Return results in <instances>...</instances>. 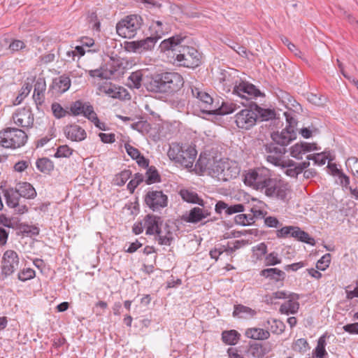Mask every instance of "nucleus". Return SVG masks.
Returning <instances> with one entry per match:
<instances>
[{
	"mask_svg": "<svg viewBox=\"0 0 358 358\" xmlns=\"http://www.w3.org/2000/svg\"><path fill=\"white\" fill-rule=\"evenodd\" d=\"M238 108L236 103L232 102H223L219 108L213 109L212 114L227 115L232 113Z\"/></svg>",
	"mask_w": 358,
	"mask_h": 358,
	"instance_id": "nucleus-42",
	"label": "nucleus"
},
{
	"mask_svg": "<svg viewBox=\"0 0 358 358\" xmlns=\"http://www.w3.org/2000/svg\"><path fill=\"white\" fill-rule=\"evenodd\" d=\"M167 155L171 161L186 168H192L195 162L197 151L194 145L175 143L170 145Z\"/></svg>",
	"mask_w": 358,
	"mask_h": 358,
	"instance_id": "nucleus-3",
	"label": "nucleus"
},
{
	"mask_svg": "<svg viewBox=\"0 0 358 358\" xmlns=\"http://www.w3.org/2000/svg\"><path fill=\"white\" fill-rule=\"evenodd\" d=\"M146 205L153 211H158L168 205V196L161 190L148 191L145 196Z\"/></svg>",
	"mask_w": 358,
	"mask_h": 358,
	"instance_id": "nucleus-11",
	"label": "nucleus"
},
{
	"mask_svg": "<svg viewBox=\"0 0 358 358\" xmlns=\"http://www.w3.org/2000/svg\"><path fill=\"white\" fill-rule=\"evenodd\" d=\"M131 176L130 170H124L115 176V182L117 186L124 185Z\"/></svg>",
	"mask_w": 358,
	"mask_h": 358,
	"instance_id": "nucleus-48",
	"label": "nucleus"
},
{
	"mask_svg": "<svg viewBox=\"0 0 358 358\" xmlns=\"http://www.w3.org/2000/svg\"><path fill=\"white\" fill-rule=\"evenodd\" d=\"M296 138V131L290 129H283L280 132H274L271 134V138L274 143L278 145L280 147L285 148L292 141Z\"/></svg>",
	"mask_w": 358,
	"mask_h": 358,
	"instance_id": "nucleus-18",
	"label": "nucleus"
},
{
	"mask_svg": "<svg viewBox=\"0 0 358 358\" xmlns=\"http://www.w3.org/2000/svg\"><path fill=\"white\" fill-rule=\"evenodd\" d=\"M67 138L73 141H82L85 139L87 133L80 126L77 124L68 125L64 129Z\"/></svg>",
	"mask_w": 358,
	"mask_h": 358,
	"instance_id": "nucleus-23",
	"label": "nucleus"
},
{
	"mask_svg": "<svg viewBox=\"0 0 358 358\" xmlns=\"http://www.w3.org/2000/svg\"><path fill=\"white\" fill-rule=\"evenodd\" d=\"M14 188L20 197H23L27 199H32L36 196V189L29 182H18Z\"/></svg>",
	"mask_w": 358,
	"mask_h": 358,
	"instance_id": "nucleus-25",
	"label": "nucleus"
},
{
	"mask_svg": "<svg viewBox=\"0 0 358 358\" xmlns=\"http://www.w3.org/2000/svg\"><path fill=\"white\" fill-rule=\"evenodd\" d=\"M26 47L24 43L20 40H14L9 45V49L12 52H17L24 49Z\"/></svg>",
	"mask_w": 358,
	"mask_h": 358,
	"instance_id": "nucleus-64",
	"label": "nucleus"
},
{
	"mask_svg": "<svg viewBox=\"0 0 358 358\" xmlns=\"http://www.w3.org/2000/svg\"><path fill=\"white\" fill-rule=\"evenodd\" d=\"M124 148L127 152V154L133 159H136V158L139 157L141 152L139 150L133 147L132 145H129V143H126L124 145Z\"/></svg>",
	"mask_w": 358,
	"mask_h": 358,
	"instance_id": "nucleus-62",
	"label": "nucleus"
},
{
	"mask_svg": "<svg viewBox=\"0 0 358 358\" xmlns=\"http://www.w3.org/2000/svg\"><path fill=\"white\" fill-rule=\"evenodd\" d=\"M51 108L54 116L57 119L64 117L69 113L58 103H53L51 106Z\"/></svg>",
	"mask_w": 358,
	"mask_h": 358,
	"instance_id": "nucleus-49",
	"label": "nucleus"
},
{
	"mask_svg": "<svg viewBox=\"0 0 358 358\" xmlns=\"http://www.w3.org/2000/svg\"><path fill=\"white\" fill-rule=\"evenodd\" d=\"M308 343L304 338L296 340L293 345V350L299 352H306L308 348Z\"/></svg>",
	"mask_w": 358,
	"mask_h": 358,
	"instance_id": "nucleus-55",
	"label": "nucleus"
},
{
	"mask_svg": "<svg viewBox=\"0 0 358 358\" xmlns=\"http://www.w3.org/2000/svg\"><path fill=\"white\" fill-rule=\"evenodd\" d=\"M330 262L331 255L329 253H327L317 261L316 267L318 270L324 271L329 267Z\"/></svg>",
	"mask_w": 358,
	"mask_h": 358,
	"instance_id": "nucleus-51",
	"label": "nucleus"
},
{
	"mask_svg": "<svg viewBox=\"0 0 358 358\" xmlns=\"http://www.w3.org/2000/svg\"><path fill=\"white\" fill-rule=\"evenodd\" d=\"M225 159H220L219 161L213 162V164H210L209 168L210 174L214 177L217 178L218 180H221L220 175H222L223 169L222 166L224 164Z\"/></svg>",
	"mask_w": 358,
	"mask_h": 358,
	"instance_id": "nucleus-43",
	"label": "nucleus"
},
{
	"mask_svg": "<svg viewBox=\"0 0 358 358\" xmlns=\"http://www.w3.org/2000/svg\"><path fill=\"white\" fill-rule=\"evenodd\" d=\"M289 298L288 301L280 306V311L282 314H295L299 308V303L298 301L294 300L293 296H289Z\"/></svg>",
	"mask_w": 358,
	"mask_h": 358,
	"instance_id": "nucleus-33",
	"label": "nucleus"
},
{
	"mask_svg": "<svg viewBox=\"0 0 358 358\" xmlns=\"http://www.w3.org/2000/svg\"><path fill=\"white\" fill-rule=\"evenodd\" d=\"M46 90V83L44 78H38L34 85L33 98L37 103H42L44 101V93Z\"/></svg>",
	"mask_w": 358,
	"mask_h": 358,
	"instance_id": "nucleus-29",
	"label": "nucleus"
},
{
	"mask_svg": "<svg viewBox=\"0 0 358 358\" xmlns=\"http://www.w3.org/2000/svg\"><path fill=\"white\" fill-rule=\"evenodd\" d=\"M245 210V206L242 203H237L227 206V215H230L237 213H242Z\"/></svg>",
	"mask_w": 358,
	"mask_h": 358,
	"instance_id": "nucleus-59",
	"label": "nucleus"
},
{
	"mask_svg": "<svg viewBox=\"0 0 358 358\" xmlns=\"http://www.w3.org/2000/svg\"><path fill=\"white\" fill-rule=\"evenodd\" d=\"M162 225V221L160 217L153 215H148L145 217L144 227L146 229V234H157V231L160 230Z\"/></svg>",
	"mask_w": 358,
	"mask_h": 358,
	"instance_id": "nucleus-22",
	"label": "nucleus"
},
{
	"mask_svg": "<svg viewBox=\"0 0 358 358\" xmlns=\"http://www.w3.org/2000/svg\"><path fill=\"white\" fill-rule=\"evenodd\" d=\"M245 336L255 340H265L269 338L270 333L267 330L260 328H251L247 329Z\"/></svg>",
	"mask_w": 358,
	"mask_h": 358,
	"instance_id": "nucleus-35",
	"label": "nucleus"
},
{
	"mask_svg": "<svg viewBox=\"0 0 358 358\" xmlns=\"http://www.w3.org/2000/svg\"><path fill=\"white\" fill-rule=\"evenodd\" d=\"M223 173L220 175L221 181H228L232 178H236L239 176L241 169L235 161L224 160V164L222 166Z\"/></svg>",
	"mask_w": 358,
	"mask_h": 358,
	"instance_id": "nucleus-19",
	"label": "nucleus"
},
{
	"mask_svg": "<svg viewBox=\"0 0 358 358\" xmlns=\"http://www.w3.org/2000/svg\"><path fill=\"white\" fill-rule=\"evenodd\" d=\"M19 257L17 252L12 250H6L1 260V275L3 278L13 274L19 268Z\"/></svg>",
	"mask_w": 358,
	"mask_h": 358,
	"instance_id": "nucleus-10",
	"label": "nucleus"
},
{
	"mask_svg": "<svg viewBox=\"0 0 358 358\" xmlns=\"http://www.w3.org/2000/svg\"><path fill=\"white\" fill-rule=\"evenodd\" d=\"M161 180L160 175L155 166H149L145 173V182L147 185L159 182Z\"/></svg>",
	"mask_w": 358,
	"mask_h": 358,
	"instance_id": "nucleus-39",
	"label": "nucleus"
},
{
	"mask_svg": "<svg viewBox=\"0 0 358 358\" xmlns=\"http://www.w3.org/2000/svg\"><path fill=\"white\" fill-rule=\"evenodd\" d=\"M184 84L183 78L176 72L153 74L148 79L147 90L154 93L171 94L178 91Z\"/></svg>",
	"mask_w": 358,
	"mask_h": 358,
	"instance_id": "nucleus-2",
	"label": "nucleus"
},
{
	"mask_svg": "<svg viewBox=\"0 0 358 358\" xmlns=\"http://www.w3.org/2000/svg\"><path fill=\"white\" fill-rule=\"evenodd\" d=\"M309 166V162H303L296 164L293 161H289L288 163L285 162V166L282 167L285 169V173L286 175L290 177L296 178L299 173H302V171Z\"/></svg>",
	"mask_w": 358,
	"mask_h": 358,
	"instance_id": "nucleus-24",
	"label": "nucleus"
},
{
	"mask_svg": "<svg viewBox=\"0 0 358 358\" xmlns=\"http://www.w3.org/2000/svg\"><path fill=\"white\" fill-rule=\"evenodd\" d=\"M236 125L241 129L249 130L257 123V113L254 110L253 103L249 108L241 110L234 116Z\"/></svg>",
	"mask_w": 358,
	"mask_h": 358,
	"instance_id": "nucleus-8",
	"label": "nucleus"
},
{
	"mask_svg": "<svg viewBox=\"0 0 358 358\" xmlns=\"http://www.w3.org/2000/svg\"><path fill=\"white\" fill-rule=\"evenodd\" d=\"M220 81L224 85L231 87L234 86L233 93L237 94L242 99L249 100L262 95V93L254 85L238 80V78L235 80H231V73L224 71L222 73Z\"/></svg>",
	"mask_w": 358,
	"mask_h": 358,
	"instance_id": "nucleus-4",
	"label": "nucleus"
},
{
	"mask_svg": "<svg viewBox=\"0 0 358 358\" xmlns=\"http://www.w3.org/2000/svg\"><path fill=\"white\" fill-rule=\"evenodd\" d=\"M70 110L73 115H83L87 119L94 112L93 106L89 102H83L80 100L71 105Z\"/></svg>",
	"mask_w": 358,
	"mask_h": 358,
	"instance_id": "nucleus-20",
	"label": "nucleus"
},
{
	"mask_svg": "<svg viewBox=\"0 0 358 358\" xmlns=\"http://www.w3.org/2000/svg\"><path fill=\"white\" fill-rule=\"evenodd\" d=\"M292 227L293 226H287L278 229L276 232L277 237L280 238H284L288 236L291 237Z\"/></svg>",
	"mask_w": 358,
	"mask_h": 358,
	"instance_id": "nucleus-63",
	"label": "nucleus"
},
{
	"mask_svg": "<svg viewBox=\"0 0 358 358\" xmlns=\"http://www.w3.org/2000/svg\"><path fill=\"white\" fill-rule=\"evenodd\" d=\"M307 159L313 160L315 164L320 165H324L326 163V157L323 156L322 153H317L314 155H308L307 156Z\"/></svg>",
	"mask_w": 358,
	"mask_h": 358,
	"instance_id": "nucleus-61",
	"label": "nucleus"
},
{
	"mask_svg": "<svg viewBox=\"0 0 358 358\" xmlns=\"http://www.w3.org/2000/svg\"><path fill=\"white\" fill-rule=\"evenodd\" d=\"M158 243L159 245H170L173 239V233L169 224H165L163 228L157 231Z\"/></svg>",
	"mask_w": 358,
	"mask_h": 358,
	"instance_id": "nucleus-31",
	"label": "nucleus"
},
{
	"mask_svg": "<svg viewBox=\"0 0 358 358\" xmlns=\"http://www.w3.org/2000/svg\"><path fill=\"white\" fill-rule=\"evenodd\" d=\"M317 150L318 149L316 144L301 142L300 143H296L290 148V155L296 159H301L303 155L306 152Z\"/></svg>",
	"mask_w": 358,
	"mask_h": 358,
	"instance_id": "nucleus-21",
	"label": "nucleus"
},
{
	"mask_svg": "<svg viewBox=\"0 0 358 358\" xmlns=\"http://www.w3.org/2000/svg\"><path fill=\"white\" fill-rule=\"evenodd\" d=\"M345 164L347 168L350 171L353 176L358 178V158L355 157H349Z\"/></svg>",
	"mask_w": 358,
	"mask_h": 358,
	"instance_id": "nucleus-46",
	"label": "nucleus"
},
{
	"mask_svg": "<svg viewBox=\"0 0 358 358\" xmlns=\"http://www.w3.org/2000/svg\"><path fill=\"white\" fill-rule=\"evenodd\" d=\"M192 94L194 97H196L199 103L200 108L203 113L212 114L213 110V98L206 92L202 91L199 87H192Z\"/></svg>",
	"mask_w": 358,
	"mask_h": 358,
	"instance_id": "nucleus-15",
	"label": "nucleus"
},
{
	"mask_svg": "<svg viewBox=\"0 0 358 358\" xmlns=\"http://www.w3.org/2000/svg\"><path fill=\"white\" fill-rule=\"evenodd\" d=\"M27 134L22 129L8 127L0 131V144L5 148L17 149L24 146Z\"/></svg>",
	"mask_w": 358,
	"mask_h": 358,
	"instance_id": "nucleus-5",
	"label": "nucleus"
},
{
	"mask_svg": "<svg viewBox=\"0 0 358 358\" xmlns=\"http://www.w3.org/2000/svg\"><path fill=\"white\" fill-rule=\"evenodd\" d=\"M264 148L268 162L275 166H285L284 155L287 152L285 148L280 147L273 142L265 144Z\"/></svg>",
	"mask_w": 358,
	"mask_h": 358,
	"instance_id": "nucleus-9",
	"label": "nucleus"
},
{
	"mask_svg": "<svg viewBox=\"0 0 358 358\" xmlns=\"http://www.w3.org/2000/svg\"><path fill=\"white\" fill-rule=\"evenodd\" d=\"M180 195L182 199L187 203H197L201 206H204V201L199 197L198 194L188 189H181Z\"/></svg>",
	"mask_w": 358,
	"mask_h": 358,
	"instance_id": "nucleus-34",
	"label": "nucleus"
},
{
	"mask_svg": "<svg viewBox=\"0 0 358 358\" xmlns=\"http://www.w3.org/2000/svg\"><path fill=\"white\" fill-rule=\"evenodd\" d=\"M192 94L194 97H196L199 103L200 108L203 113L212 114L213 110V98L206 92L202 91L199 87H192Z\"/></svg>",
	"mask_w": 358,
	"mask_h": 358,
	"instance_id": "nucleus-14",
	"label": "nucleus"
},
{
	"mask_svg": "<svg viewBox=\"0 0 358 358\" xmlns=\"http://www.w3.org/2000/svg\"><path fill=\"white\" fill-rule=\"evenodd\" d=\"M185 38V37H182L179 35L173 36L168 39L164 40L160 44V48L163 51L171 50L178 52L180 47L179 45Z\"/></svg>",
	"mask_w": 358,
	"mask_h": 358,
	"instance_id": "nucleus-27",
	"label": "nucleus"
},
{
	"mask_svg": "<svg viewBox=\"0 0 358 358\" xmlns=\"http://www.w3.org/2000/svg\"><path fill=\"white\" fill-rule=\"evenodd\" d=\"M244 182L269 198L283 202L288 201L290 190L287 184L272 178L268 169L259 167L249 170L245 176Z\"/></svg>",
	"mask_w": 358,
	"mask_h": 358,
	"instance_id": "nucleus-1",
	"label": "nucleus"
},
{
	"mask_svg": "<svg viewBox=\"0 0 358 358\" xmlns=\"http://www.w3.org/2000/svg\"><path fill=\"white\" fill-rule=\"evenodd\" d=\"M239 337L240 334L236 330L224 331L222 334V341L230 345H236Z\"/></svg>",
	"mask_w": 358,
	"mask_h": 358,
	"instance_id": "nucleus-41",
	"label": "nucleus"
},
{
	"mask_svg": "<svg viewBox=\"0 0 358 358\" xmlns=\"http://www.w3.org/2000/svg\"><path fill=\"white\" fill-rule=\"evenodd\" d=\"M153 78V74H150L148 70L141 69L132 72L127 78V86L130 89L138 90L142 85L147 89L148 79Z\"/></svg>",
	"mask_w": 358,
	"mask_h": 358,
	"instance_id": "nucleus-13",
	"label": "nucleus"
},
{
	"mask_svg": "<svg viewBox=\"0 0 358 358\" xmlns=\"http://www.w3.org/2000/svg\"><path fill=\"white\" fill-rule=\"evenodd\" d=\"M36 165L37 169L44 173H50L54 169L53 162L47 157L38 159Z\"/></svg>",
	"mask_w": 358,
	"mask_h": 358,
	"instance_id": "nucleus-40",
	"label": "nucleus"
},
{
	"mask_svg": "<svg viewBox=\"0 0 358 358\" xmlns=\"http://www.w3.org/2000/svg\"><path fill=\"white\" fill-rule=\"evenodd\" d=\"M257 312L255 310L242 304L235 305L234 308L233 316L242 319H250L255 316Z\"/></svg>",
	"mask_w": 358,
	"mask_h": 358,
	"instance_id": "nucleus-28",
	"label": "nucleus"
},
{
	"mask_svg": "<svg viewBox=\"0 0 358 358\" xmlns=\"http://www.w3.org/2000/svg\"><path fill=\"white\" fill-rule=\"evenodd\" d=\"M253 106L254 110L257 113V120L268 121L275 118V113L273 110L262 108L255 103H253Z\"/></svg>",
	"mask_w": 358,
	"mask_h": 358,
	"instance_id": "nucleus-36",
	"label": "nucleus"
},
{
	"mask_svg": "<svg viewBox=\"0 0 358 358\" xmlns=\"http://www.w3.org/2000/svg\"><path fill=\"white\" fill-rule=\"evenodd\" d=\"M209 161V159H208L206 157H202L201 155L196 163V166H198L201 171L209 170L210 166L211 164Z\"/></svg>",
	"mask_w": 358,
	"mask_h": 358,
	"instance_id": "nucleus-60",
	"label": "nucleus"
},
{
	"mask_svg": "<svg viewBox=\"0 0 358 358\" xmlns=\"http://www.w3.org/2000/svg\"><path fill=\"white\" fill-rule=\"evenodd\" d=\"M201 55L193 47L180 46L178 53L176 54V59L180 65L186 67L194 68L200 64Z\"/></svg>",
	"mask_w": 358,
	"mask_h": 358,
	"instance_id": "nucleus-7",
	"label": "nucleus"
},
{
	"mask_svg": "<svg viewBox=\"0 0 358 358\" xmlns=\"http://www.w3.org/2000/svg\"><path fill=\"white\" fill-rule=\"evenodd\" d=\"M142 25V18L139 15L127 16L116 25L117 34L123 38H134Z\"/></svg>",
	"mask_w": 358,
	"mask_h": 358,
	"instance_id": "nucleus-6",
	"label": "nucleus"
},
{
	"mask_svg": "<svg viewBox=\"0 0 358 358\" xmlns=\"http://www.w3.org/2000/svg\"><path fill=\"white\" fill-rule=\"evenodd\" d=\"M71 86V80L66 76H60L58 80L53 82V87L59 93L67 91Z\"/></svg>",
	"mask_w": 358,
	"mask_h": 358,
	"instance_id": "nucleus-38",
	"label": "nucleus"
},
{
	"mask_svg": "<svg viewBox=\"0 0 358 358\" xmlns=\"http://www.w3.org/2000/svg\"><path fill=\"white\" fill-rule=\"evenodd\" d=\"M157 42L156 38L150 36L140 41L126 42L124 48L127 52L142 54L152 50Z\"/></svg>",
	"mask_w": 358,
	"mask_h": 358,
	"instance_id": "nucleus-12",
	"label": "nucleus"
},
{
	"mask_svg": "<svg viewBox=\"0 0 358 358\" xmlns=\"http://www.w3.org/2000/svg\"><path fill=\"white\" fill-rule=\"evenodd\" d=\"M13 120L18 127L29 128L33 126L34 118L29 108H23L13 115Z\"/></svg>",
	"mask_w": 358,
	"mask_h": 358,
	"instance_id": "nucleus-16",
	"label": "nucleus"
},
{
	"mask_svg": "<svg viewBox=\"0 0 358 358\" xmlns=\"http://www.w3.org/2000/svg\"><path fill=\"white\" fill-rule=\"evenodd\" d=\"M281 262V259L278 257V255L275 252L269 253L265 257L266 266H275Z\"/></svg>",
	"mask_w": 358,
	"mask_h": 358,
	"instance_id": "nucleus-52",
	"label": "nucleus"
},
{
	"mask_svg": "<svg viewBox=\"0 0 358 358\" xmlns=\"http://www.w3.org/2000/svg\"><path fill=\"white\" fill-rule=\"evenodd\" d=\"M35 277V271L31 268L24 269L18 273L17 278L20 281H26Z\"/></svg>",
	"mask_w": 358,
	"mask_h": 358,
	"instance_id": "nucleus-54",
	"label": "nucleus"
},
{
	"mask_svg": "<svg viewBox=\"0 0 358 358\" xmlns=\"http://www.w3.org/2000/svg\"><path fill=\"white\" fill-rule=\"evenodd\" d=\"M326 338L322 336L317 341V345L315 349V355L317 358H327V352L325 350Z\"/></svg>",
	"mask_w": 358,
	"mask_h": 358,
	"instance_id": "nucleus-44",
	"label": "nucleus"
},
{
	"mask_svg": "<svg viewBox=\"0 0 358 358\" xmlns=\"http://www.w3.org/2000/svg\"><path fill=\"white\" fill-rule=\"evenodd\" d=\"M294 294L288 295L287 293L285 291H277L273 293H272L269 296H266V297L268 298L266 300L270 301L271 303H273L274 299H286L289 298V296H293Z\"/></svg>",
	"mask_w": 358,
	"mask_h": 358,
	"instance_id": "nucleus-57",
	"label": "nucleus"
},
{
	"mask_svg": "<svg viewBox=\"0 0 358 358\" xmlns=\"http://www.w3.org/2000/svg\"><path fill=\"white\" fill-rule=\"evenodd\" d=\"M3 192L6 203L8 207L13 208L18 204L20 196L14 187L7 188Z\"/></svg>",
	"mask_w": 358,
	"mask_h": 358,
	"instance_id": "nucleus-32",
	"label": "nucleus"
},
{
	"mask_svg": "<svg viewBox=\"0 0 358 358\" xmlns=\"http://www.w3.org/2000/svg\"><path fill=\"white\" fill-rule=\"evenodd\" d=\"M291 237L310 245H315V239L310 237L307 232L301 230L299 227H292Z\"/></svg>",
	"mask_w": 358,
	"mask_h": 358,
	"instance_id": "nucleus-30",
	"label": "nucleus"
},
{
	"mask_svg": "<svg viewBox=\"0 0 358 358\" xmlns=\"http://www.w3.org/2000/svg\"><path fill=\"white\" fill-rule=\"evenodd\" d=\"M285 327V325L282 321L273 320L271 330L274 334H280L284 331Z\"/></svg>",
	"mask_w": 358,
	"mask_h": 358,
	"instance_id": "nucleus-56",
	"label": "nucleus"
},
{
	"mask_svg": "<svg viewBox=\"0 0 358 358\" xmlns=\"http://www.w3.org/2000/svg\"><path fill=\"white\" fill-rule=\"evenodd\" d=\"M284 115L285 116L287 122V126L285 129L288 130H290V129L295 130V127L297 124L296 118L292 115L291 113L288 112L284 113Z\"/></svg>",
	"mask_w": 358,
	"mask_h": 358,
	"instance_id": "nucleus-58",
	"label": "nucleus"
},
{
	"mask_svg": "<svg viewBox=\"0 0 358 358\" xmlns=\"http://www.w3.org/2000/svg\"><path fill=\"white\" fill-rule=\"evenodd\" d=\"M208 209L194 207L189 212L182 215V220L188 223L196 224L210 216Z\"/></svg>",
	"mask_w": 358,
	"mask_h": 358,
	"instance_id": "nucleus-17",
	"label": "nucleus"
},
{
	"mask_svg": "<svg viewBox=\"0 0 358 358\" xmlns=\"http://www.w3.org/2000/svg\"><path fill=\"white\" fill-rule=\"evenodd\" d=\"M252 354L258 358L263 357L266 354V349L262 344H254L251 346Z\"/></svg>",
	"mask_w": 358,
	"mask_h": 358,
	"instance_id": "nucleus-53",
	"label": "nucleus"
},
{
	"mask_svg": "<svg viewBox=\"0 0 358 358\" xmlns=\"http://www.w3.org/2000/svg\"><path fill=\"white\" fill-rule=\"evenodd\" d=\"M235 222L243 226L250 225L255 222L251 214H239L235 218Z\"/></svg>",
	"mask_w": 358,
	"mask_h": 358,
	"instance_id": "nucleus-47",
	"label": "nucleus"
},
{
	"mask_svg": "<svg viewBox=\"0 0 358 358\" xmlns=\"http://www.w3.org/2000/svg\"><path fill=\"white\" fill-rule=\"evenodd\" d=\"M267 252V245L261 243L252 248V257L256 260H260Z\"/></svg>",
	"mask_w": 358,
	"mask_h": 358,
	"instance_id": "nucleus-45",
	"label": "nucleus"
},
{
	"mask_svg": "<svg viewBox=\"0 0 358 358\" xmlns=\"http://www.w3.org/2000/svg\"><path fill=\"white\" fill-rule=\"evenodd\" d=\"M73 150L71 149L68 145H61L57 148V152L54 155L56 158L60 157H69L72 155Z\"/></svg>",
	"mask_w": 358,
	"mask_h": 358,
	"instance_id": "nucleus-50",
	"label": "nucleus"
},
{
	"mask_svg": "<svg viewBox=\"0 0 358 358\" xmlns=\"http://www.w3.org/2000/svg\"><path fill=\"white\" fill-rule=\"evenodd\" d=\"M150 29L155 34V36H152L156 38V40L158 41L167 32L168 27L164 25L162 21L156 20L152 22Z\"/></svg>",
	"mask_w": 358,
	"mask_h": 358,
	"instance_id": "nucleus-37",
	"label": "nucleus"
},
{
	"mask_svg": "<svg viewBox=\"0 0 358 358\" xmlns=\"http://www.w3.org/2000/svg\"><path fill=\"white\" fill-rule=\"evenodd\" d=\"M260 275L265 277L266 278H268L275 282H280L281 285H282V282L286 277L285 273L277 268L263 269L260 272Z\"/></svg>",
	"mask_w": 358,
	"mask_h": 358,
	"instance_id": "nucleus-26",
	"label": "nucleus"
}]
</instances>
